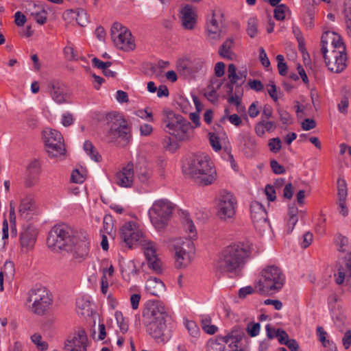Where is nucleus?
Returning <instances> with one entry per match:
<instances>
[{
    "mask_svg": "<svg viewBox=\"0 0 351 351\" xmlns=\"http://www.w3.org/2000/svg\"><path fill=\"white\" fill-rule=\"evenodd\" d=\"M143 317L147 332L158 342L165 343L171 339L173 324L162 304L158 302L149 303Z\"/></svg>",
    "mask_w": 351,
    "mask_h": 351,
    "instance_id": "obj_1",
    "label": "nucleus"
},
{
    "mask_svg": "<svg viewBox=\"0 0 351 351\" xmlns=\"http://www.w3.org/2000/svg\"><path fill=\"white\" fill-rule=\"evenodd\" d=\"M252 243L250 241L239 242L226 247L220 254L215 268L221 273H237L245 265L250 258Z\"/></svg>",
    "mask_w": 351,
    "mask_h": 351,
    "instance_id": "obj_2",
    "label": "nucleus"
},
{
    "mask_svg": "<svg viewBox=\"0 0 351 351\" xmlns=\"http://www.w3.org/2000/svg\"><path fill=\"white\" fill-rule=\"evenodd\" d=\"M184 173L197 184L208 186L217 179V171L210 158L206 156H196L183 167Z\"/></svg>",
    "mask_w": 351,
    "mask_h": 351,
    "instance_id": "obj_3",
    "label": "nucleus"
},
{
    "mask_svg": "<svg viewBox=\"0 0 351 351\" xmlns=\"http://www.w3.org/2000/svg\"><path fill=\"white\" fill-rule=\"evenodd\" d=\"M162 122L165 131L174 136L179 141H187L190 138L192 126L189 121L181 114L171 110L164 111Z\"/></svg>",
    "mask_w": 351,
    "mask_h": 351,
    "instance_id": "obj_4",
    "label": "nucleus"
},
{
    "mask_svg": "<svg viewBox=\"0 0 351 351\" xmlns=\"http://www.w3.org/2000/svg\"><path fill=\"white\" fill-rule=\"evenodd\" d=\"M285 282V276L280 268L269 265L263 269L256 287L261 293L279 291Z\"/></svg>",
    "mask_w": 351,
    "mask_h": 351,
    "instance_id": "obj_5",
    "label": "nucleus"
},
{
    "mask_svg": "<svg viewBox=\"0 0 351 351\" xmlns=\"http://www.w3.org/2000/svg\"><path fill=\"white\" fill-rule=\"evenodd\" d=\"M174 208V204L166 199H158L153 203L148 215L152 225L158 231L165 230Z\"/></svg>",
    "mask_w": 351,
    "mask_h": 351,
    "instance_id": "obj_6",
    "label": "nucleus"
},
{
    "mask_svg": "<svg viewBox=\"0 0 351 351\" xmlns=\"http://www.w3.org/2000/svg\"><path fill=\"white\" fill-rule=\"evenodd\" d=\"M109 126L107 135L111 141L121 138L128 143L131 137L130 128L123 116L116 112L108 113L106 117Z\"/></svg>",
    "mask_w": 351,
    "mask_h": 351,
    "instance_id": "obj_7",
    "label": "nucleus"
},
{
    "mask_svg": "<svg viewBox=\"0 0 351 351\" xmlns=\"http://www.w3.org/2000/svg\"><path fill=\"white\" fill-rule=\"evenodd\" d=\"M170 247L174 252L176 268H184L191 263V254L194 253L195 245L192 240L178 238L170 241Z\"/></svg>",
    "mask_w": 351,
    "mask_h": 351,
    "instance_id": "obj_8",
    "label": "nucleus"
},
{
    "mask_svg": "<svg viewBox=\"0 0 351 351\" xmlns=\"http://www.w3.org/2000/svg\"><path fill=\"white\" fill-rule=\"evenodd\" d=\"M245 337V330L237 326L225 336H218L215 340H210L207 343L208 351H226V344L230 348H239L238 343Z\"/></svg>",
    "mask_w": 351,
    "mask_h": 351,
    "instance_id": "obj_9",
    "label": "nucleus"
},
{
    "mask_svg": "<svg viewBox=\"0 0 351 351\" xmlns=\"http://www.w3.org/2000/svg\"><path fill=\"white\" fill-rule=\"evenodd\" d=\"M27 302H32V311L37 315H43L52 303V298L43 287H36L28 292Z\"/></svg>",
    "mask_w": 351,
    "mask_h": 351,
    "instance_id": "obj_10",
    "label": "nucleus"
},
{
    "mask_svg": "<svg viewBox=\"0 0 351 351\" xmlns=\"http://www.w3.org/2000/svg\"><path fill=\"white\" fill-rule=\"evenodd\" d=\"M111 38L115 46L123 51H130L136 45L131 32L122 24L115 22L110 29Z\"/></svg>",
    "mask_w": 351,
    "mask_h": 351,
    "instance_id": "obj_11",
    "label": "nucleus"
},
{
    "mask_svg": "<svg viewBox=\"0 0 351 351\" xmlns=\"http://www.w3.org/2000/svg\"><path fill=\"white\" fill-rule=\"evenodd\" d=\"M65 251L72 255L73 259L81 263L84 261L89 252V239L84 232H76L72 236V240L69 243Z\"/></svg>",
    "mask_w": 351,
    "mask_h": 351,
    "instance_id": "obj_12",
    "label": "nucleus"
},
{
    "mask_svg": "<svg viewBox=\"0 0 351 351\" xmlns=\"http://www.w3.org/2000/svg\"><path fill=\"white\" fill-rule=\"evenodd\" d=\"M72 230L65 224L55 226L49 232L47 245L53 249L65 250L72 240Z\"/></svg>",
    "mask_w": 351,
    "mask_h": 351,
    "instance_id": "obj_13",
    "label": "nucleus"
},
{
    "mask_svg": "<svg viewBox=\"0 0 351 351\" xmlns=\"http://www.w3.org/2000/svg\"><path fill=\"white\" fill-rule=\"evenodd\" d=\"M237 206V199L231 193H222L216 206L217 216L223 221H232L235 217Z\"/></svg>",
    "mask_w": 351,
    "mask_h": 351,
    "instance_id": "obj_14",
    "label": "nucleus"
},
{
    "mask_svg": "<svg viewBox=\"0 0 351 351\" xmlns=\"http://www.w3.org/2000/svg\"><path fill=\"white\" fill-rule=\"evenodd\" d=\"M47 152L51 158H57L65 154L66 149L62 134L53 129L43 131Z\"/></svg>",
    "mask_w": 351,
    "mask_h": 351,
    "instance_id": "obj_15",
    "label": "nucleus"
},
{
    "mask_svg": "<svg viewBox=\"0 0 351 351\" xmlns=\"http://www.w3.org/2000/svg\"><path fill=\"white\" fill-rule=\"evenodd\" d=\"M325 63L328 69L334 73H340L346 67L347 54L340 51H330L328 52L327 46L323 45L322 49Z\"/></svg>",
    "mask_w": 351,
    "mask_h": 351,
    "instance_id": "obj_16",
    "label": "nucleus"
},
{
    "mask_svg": "<svg viewBox=\"0 0 351 351\" xmlns=\"http://www.w3.org/2000/svg\"><path fill=\"white\" fill-rule=\"evenodd\" d=\"M251 219L254 228L263 233L270 228L267 213L265 207L258 202L254 201L250 204Z\"/></svg>",
    "mask_w": 351,
    "mask_h": 351,
    "instance_id": "obj_17",
    "label": "nucleus"
},
{
    "mask_svg": "<svg viewBox=\"0 0 351 351\" xmlns=\"http://www.w3.org/2000/svg\"><path fill=\"white\" fill-rule=\"evenodd\" d=\"M88 337L83 328L75 330L64 341V351H87Z\"/></svg>",
    "mask_w": 351,
    "mask_h": 351,
    "instance_id": "obj_18",
    "label": "nucleus"
},
{
    "mask_svg": "<svg viewBox=\"0 0 351 351\" xmlns=\"http://www.w3.org/2000/svg\"><path fill=\"white\" fill-rule=\"evenodd\" d=\"M141 247L143 250L148 267L156 274L162 272V263L157 255L156 244L148 239L142 240Z\"/></svg>",
    "mask_w": 351,
    "mask_h": 351,
    "instance_id": "obj_19",
    "label": "nucleus"
},
{
    "mask_svg": "<svg viewBox=\"0 0 351 351\" xmlns=\"http://www.w3.org/2000/svg\"><path fill=\"white\" fill-rule=\"evenodd\" d=\"M121 238L129 248H131L136 243H138L141 245L142 240L146 239L143 232L136 228L134 223L132 222H128L122 226L121 229Z\"/></svg>",
    "mask_w": 351,
    "mask_h": 351,
    "instance_id": "obj_20",
    "label": "nucleus"
},
{
    "mask_svg": "<svg viewBox=\"0 0 351 351\" xmlns=\"http://www.w3.org/2000/svg\"><path fill=\"white\" fill-rule=\"evenodd\" d=\"M348 255V258L346 256L339 259L337 263V274L335 276H337L335 282L339 285H342L345 280L351 283V257L350 254Z\"/></svg>",
    "mask_w": 351,
    "mask_h": 351,
    "instance_id": "obj_21",
    "label": "nucleus"
},
{
    "mask_svg": "<svg viewBox=\"0 0 351 351\" xmlns=\"http://www.w3.org/2000/svg\"><path fill=\"white\" fill-rule=\"evenodd\" d=\"M115 182L121 187H132L134 182V165L129 162L115 175Z\"/></svg>",
    "mask_w": 351,
    "mask_h": 351,
    "instance_id": "obj_22",
    "label": "nucleus"
},
{
    "mask_svg": "<svg viewBox=\"0 0 351 351\" xmlns=\"http://www.w3.org/2000/svg\"><path fill=\"white\" fill-rule=\"evenodd\" d=\"M36 202L32 195H27L21 199L19 207V217L23 219H29L35 213Z\"/></svg>",
    "mask_w": 351,
    "mask_h": 351,
    "instance_id": "obj_23",
    "label": "nucleus"
},
{
    "mask_svg": "<svg viewBox=\"0 0 351 351\" xmlns=\"http://www.w3.org/2000/svg\"><path fill=\"white\" fill-rule=\"evenodd\" d=\"M328 42H330L331 43V51L346 53V45H344L341 36L338 34L334 32H324L321 38L322 47L324 45L328 47Z\"/></svg>",
    "mask_w": 351,
    "mask_h": 351,
    "instance_id": "obj_24",
    "label": "nucleus"
},
{
    "mask_svg": "<svg viewBox=\"0 0 351 351\" xmlns=\"http://www.w3.org/2000/svg\"><path fill=\"white\" fill-rule=\"evenodd\" d=\"M26 12L39 25L47 22V12L41 4H36L34 1H28L25 5Z\"/></svg>",
    "mask_w": 351,
    "mask_h": 351,
    "instance_id": "obj_25",
    "label": "nucleus"
},
{
    "mask_svg": "<svg viewBox=\"0 0 351 351\" xmlns=\"http://www.w3.org/2000/svg\"><path fill=\"white\" fill-rule=\"evenodd\" d=\"M47 88L51 97L55 102L59 104L66 102V94L61 83L51 81L48 83Z\"/></svg>",
    "mask_w": 351,
    "mask_h": 351,
    "instance_id": "obj_26",
    "label": "nucleus"
},
{
    "mask_svg": "<svg viewBox=\"0 0 351 351\" xmlns=\"http://www.w3.org/2000/svg\"><path fill=\"white\" fill-rule=\"evenodd\" d=\"M37 231L32 226L24 228L20 235L21 246L26 250L32 249L36 239Z\"/></svg>",
    "mask_w": 351,
    "mask_h": 351,
    "instance_id": "obj_27",
    "label": "nucleus"
},
{
    "mask_svg": "<svg viewBox=\"0 0 351 351\" xmlns=\"http://www.w3.org/2000/svg\"><path fill=\"white\" fill-rule=\"evenodd\" d=\"M40 167L37 161L32 162L28 166L27 174L25 178V186L27 188H32L36 185L39 181Z\"/></svg>",
    "mask_w": 351,
    "mask_h": 351,
    "instance_id": "obj_28",
    "label": "nucleus"
},
{
    "mask_svg": "<svg viewBox=\"0 0 351 351\" xmlns=\"http://www.w3.org/2000/svg\"><path fill=\"white\" fill-rule=\"evenodd\" d=\"M181 21L186 29H193L196 23V14L192 6L186 5L181 10Z\"/></svg>",
    "mask_w": 351,
    "mask_h": 351,
    "instance_id": "obj_29",
    "label": "nucleus"
},
{
    "mask_svg": "<svg viewBox=\"0 0 351 351\" xmlns=\"http://www.w3.org/2000/svg\"><path fill=\"white\" fill-rule=\"evenodd\" d=\"M145 291L147 293L159 297L165 291V285L157 278H149L145 283Z\"/></svg>",
    "mask_w": 351,
    "mask_h": 351,
    "instance_id": "obj_30",
    "label": "nucleus"
},
{
    "mask_svg": "<svg viewBox=\"0 0 351 351\" xmlns=\"http://www.w3.org/2000/svg\"><path fill=\"white\" fill-rule=\"evenodd\" d=\"M247 75V69H245L242 71L237 72V68L234 64H230L228 67V77L231 81L232 84H236V86H239L241 88V85L244 83Z\"/></svg>",
    "mask_w": 351,
    "mask_h": 351,
    "instance_id": "obj_31",
    "label": "nucleus"
},
{
    "mask_svg": "<svg viewBox=\"0 0 351 351\" xmlns=\"http://www.w3.org/2000/svg\"><path fill=\"white\" fill-rule=\"evenodd\" d=\"M276 125L274 121L268 120H261L254 127L255 133L258 136H264L265 132H271L276 130Z\"/></svg>",
    "mask_w": 351,
    "mask_h": 351,
    "instance_id": "obj_32",
    "label": "nucleus"
},
{
    "mask_svg": "<svg viewBox=\"0 0 351 351\" xmlns=\"http://www.w3.org/2000/svg\"><path fill=\"white\" fill-rule=\"evenodd\" d=\"M233 43L232 38L226 40L219 49V54L223 58L232 60L234 56V53L231 50Z\"/></svg>",
    "mask_w": 351,
    "mask_h": 351,
    "instance_id": "obj_33",
    "label": "nucleus"
},
{
    "mask_svg": "<svg viewBox=\"0 0 351 351\" xmlns=\"http://www.w3.org/2000/svg\"><path fill=\"white\" fill-rule=\"evenodd\" d=\"M139 270L136 268L134 261H129L125 268L121 269V274L123 278L125 281H130L131 276H136Z\"/></svg>",
    "mask_w": 351,
    "mask_h": 351,
    "instance_id": "obj_34",
    "label": "nucleus"
},
{
    "mask_svg": "<svg viewBox=\"0 0 351 351\" xmlns=\"http://www.w3.org/2000/svg\"><path fill=\"white\" fill-rule=\"evenodd\" d=\"M84 149L94 161L99 162L101 160V155L95 150L93 143L90 141H86L84 142Z\"/></svg>",
    "mask_w": 351,
    "mask_h": 351,
    "instance_id": "obj_35",
    "label": "nucleus"
},
{
    "mask_svg": "<svg viewBox=\"0 0 351 351\" xmlns=\"http://www.w3.org/2000/svg\"><path fill=\"white\" fill-rule=\"evenodd\" d=\"M177 70L184 76H192L190 67V59H180L176 64Z\"/></svg>",
    "mask_w": 351,
    "mask_h": 351,
    "instance_id": "obj_36",
    "label": "nucleus"
},
{
    "mask_svg": "<svg viewBox=\"0 0 351 351\" xmlns=\"http://www.w3.org/2000/svg\"><path fill=\"white\" fill-rule=\"evenodd\" d=\"M258 21L256 17H250L247 21V34L250 38H254L258 34Z\"/></svg>",
    "mask_w": 351,
    "mask_h": 351,
    "instance_id": "obj_37",
    "label": "nucleus"
},
{
    "mask_svg": "<svg viewBox=\"0 0 351 351\" xmlns=\"http://www.w3.org/2000/svg\"><path fill=\"white\" fill-rule=\"evenodd\" d=\"M335 244L337 247L338 251L345 253L348 251L349 242L348 238L342 234H337L335 239Z\"/></svg>",
    "mask_w": 351,
    "mask_h": 351,
    "instance_id": "obj_38",
    "label": "nucleus"
},
{
    "mask_svg": "<svg viewBox=\"0 0 351 351\" xmlns=\"http://www.w3.org/2000/svg\"><path fill=\"white\" fill-rule=\"evenodd\" d=\"M185 326L188 330V332H189L190 335L193 339L192 341L195 342L199 337L200 334V330L198 326L195 322L187 320L185 322Z\"/></svg>",
    "mask_w": 351,
    "mask_h": 351,
    "instance_id": "obj_39",
    "label": "nucleus"
},
{
    "mask_svg": "<svg viewBox=\"0 0 351 351\" xmlns=\"http://www.w3.org/2000/svg\"><path fill=\"white\" fill-rule=\"evenodd\" d=\"M184 228L186 232H189V239H192L196 237L197 232L195 227L192 220L188 217L185 216L183 221Z\"/></svg>",
    "mask_w": 351,
    "mask_h": 351,
    "instance_id": "obj_40",
    "label": "nucleus"
},
{
    "mask_svg": "<svg viewBox=\"0 0 351 351\" xmlns=\"http://www.w3.org/2000/svg\"><path fill=\"white\" fill-rule=\"evenodd\" d=\"M205 65V61L202 58H194L190 60V67L191 75H195L201 71Z\"/></svg>",
    "mask_w": 351,
    "mask_h": 351,
    "instance_id": "obj_41",
    "label": "nucleus"
},
{
    "mask_svg": "<svg viewBox=\"0 0 351 351\" xmlns=\"http://www.w3.org/2000/svg\"><path fill=\"white\" fill-rule=\"evenodd\" d=\"M31 340L39 351H45L48 349L47 342L42 341V337L40 334L35 333L32 335Z\"/></svg>",
    "mask_w": 351,
    "mask_h": 351,
    "instance_id": "obj_42",
    "label": "nucleus"
},
{
    "mask_svg": "<svg viewBox=\"0 0 351 351\" xmlns=\"http://www.w3.org/2000/svg\"><path fill=\"white\" fill-rule=\"evenodd\" d=\"M208 36L210 39L216 40L220 39L221 36V30L220 26H215L207 24Z\"/></svg>",
    "mask_w": 351,
    "mask_h": 351,
    "instance_id": "obj_43",
    "label": "nucleus"
},
{
    "mask_svg": "<svg viewBox=\"0 0 351 351\" xmlns=\"http://www.w3.org/2000/svg\"><path fill=\"white\" fill-rule=\"evenodd\" d=\"M289 11V8L285 4H280L274 9V18L278 21H283L285 19L286 12Z\"/></svg>",
    "mask_w": 351,
    "mask_h": 351,
    "instance_id": "obj_44",
    "label": "nucleus"
},
{
    "mask_svg": "<svg viewBox=\"0 0 351 351\" xmlns=\"http://www.w3.org/2000/svg\"><path fill=\"white\" fill-rule=\"evenodd\" d=\"M209 141L212 148L215 152H219L221 149V144L220 143V138L218 134L215 132H209Z\"/></svg>",
    "mask_w": 351,
    "mask_h": 351,
    "instance_id": "obj_45",
    "label": "nucleus"
},
{
    "mask_svg": "<svg viewBox=\"0 0 351 351\" xmlns=\"http://www.w3.org/2000/svg\"><path fill=\"white\" fill-rule=\"evenodd\" d=\"M243 95V90L239 86H236L234 95H231L228 98V102L230 104L239 106L241 104V97Z\"/></svg>",
    "mask_w": 351,
    "mask_h": 351,
    "instance_id": "obj_46",
    "label": "nucleus"
},
{
    "mask_svg": "<svg viewBox=\"0 0 351 351\" xmlns=\"http://www.w3.org/2000/svg\"><path fill=\"white\" fill-rule=\"evenodd\" d=\"M115 318L122 333H125L128 330V324L125 322L123 314L120 311L115 312Z\"/></svg>",
    "mask_w": 351,
    "mask_h": 351,
    "instance_id": "obj_47",
    "label": "nucleus"
},
{
    "mask_svg": "<svg viewBox=\"0 0 351 351\" xmlns=\"http://www.w3.org/2000/svg\"><path fill=\"white\" fill-rule=\"evenodd\" d=\"M76 21L81 27H85L88 23L86 12L83 9H79L77 11Z\"/></svg>",
    "mask_w": 351,
    "mask_h": 351,
    "instance_id": "obj_48",
    "label": "nucleus"
},
{
    "mask_svg": "<svg viewBox=\"0 0 351 351\" xmlns=\"http://www.w3.org/2000/svg\"><path fill=\"white\" fill-rule=\"evenodd\" d=\"M204 95L213 104H215L218 101V95L217 91L210 85L207 87V90H204Z\"/></svg>",
    "mask_w": 351,
    "mask_h": 351,
    "instance_id": "obj_49",
    "label": "nucleus"
},
{
    "mask_svg": "<svg viewBox=\"0 0 351 351\" xmlns=\"http://www.w3.org/2000/svg\"><path fill=\"white\" fill-rule=\"evenodd\" d=\"M276 60L278 62V69L279 74L282 76H285L287 73V66L285 62V58L282 55L279 54L276 56Z\"/></svg>",
    "mask_w": 351,
    "mask_h": 351,
    "instance_id": "obj_50",
    "label": "nucleus"
},
{
    "mask_svg": "<svg viewBox=\"0 0 351 351\" xmlns=\"http://www.w3.org/2000/svg\"><path fill=\"white\" fill-rule=\"evenodd\" d=\"M337 188H338V198L340 199H346L347 197V186L346 183L344 180L339 179L337 181Z\"/></svg>",
    "mask_w": 351,
    "mask_h": 351,
    "instance_id": "obj_51",
    "label": "nucleus"
},
{
    "mask_svg": "<svg viewBox=\"0 0 351 351\" xmlns=\"http://www.w3.org/2000/svg\"><path fill=\"white\" fill-rule=\"evenodd\" d=\"M8 238V223L6 219L3 222L2 237L0 239V250H3L6 244Z\"/></svg>",
    "mask_w": 351,
    "mask_h": 351,
    "instance_id": "obj_52",
    "label": "nucleus"
},
{
    "mask_svg": "<svg viewBox=\"0 0 351 351\" xmlns=\"http://www.w3.org/2000/svg\"><path fill=\"white\" fill-rule=\"evenodd\" d=\"M152 172L149 169L146 167L141 169L138 173V178L142 183H146L152 177Z\"/></svg>",
    "mask_w": 351,
    "mask_h": 351,
    "instance_id": "obj_53",
    "label": "nucleus"
},
{
    "mask_svg": "<svg viewBox=\"0 0 351 351\" xmlns=\"http://www.w3.org/2000/svg\"><path fill=\"white\" fill-rule=\"evenodd\" d=\"M261 326L259 323L250 322L247 324L246 330L250 337H256L259 334Z\"/></svg>",
    "mask_w": 351,
    "mask_h": 351,
    "instance_id": "obj_54",
    "label": "nucleus"
},
{
    "mask_svg": "<svg viewBox=\"0 0 351 351\" xmlns=\"http://www.w3.org/2000/svg\"><path fill=\"white\" fill-rule=\"evenodd\" d=\"M223 17V14L219 11L213 10L212 12L211 19L208 21L207 24L213 25L215 26H219V24L221 23V19Z\"/></svg>",
    "mask_w": 351,
    "mask_h": 351,
    "instance_id": "obj_55",
    "label": "nucleus"
},
{
    "mask_svg": "<svg viewBox=\"0 0 351 351\" xmlns=\"http://www.w3.org/2000/svg\"><path fill=\"white\" fill-rule=\"evenodd\" d=\"M268 145L271 152L277 153L281 149V141L278 137L271 138Z\"/></svg>",
    "mask_w": 351,
    "mask_h": 351,
    "instance_id": "obj_56",
    "label": "nucleus"
},
{
    "mask_svg": "<svg viewBox=\"0 0 351 351\" xmlns=\"http://www.w3.org/2000/svg\"><path fill=\"white\" fill-rule=\"evenodd\" d=\"M103 228L106 233L110 234L113 230V220L110 215L104 217Z\"/></svg>",
    "mask_w": 351,
    "mask_h": 351,
    "instance_id": "obj_57",
    "label": "nucleus"
},
{
    "mask_svg": "<svg viewBox=\"0 0 351 351\" xmlns=\"http://www.w3.org/2000/svg\"><path fill=\"white\" fill-rule=\"evenodd\" d=\"M163 147L171 152H174L178 147L176 143H173L170 137H166L162 141Z\"/></svg>",
    "mask_w": 351,
    "mask_h": 351,
    "instance_id": "obj_58",
    "label": "nucleus"
},
{
    "mask_svg": "<svg viewBox=\"0 0 351 351\" xmlns=\"http://www.w3.org/2000/svg\"><path fill=\"white\" fill-rule=\"evenodd\" d=\"M317 335L318 336L319 340L322 342L324 346H326L330 343L329 340L326 339L328 335L327 332L324 330L323 327H317Z\"/></svg>",
    "mask_w": 351,
    "mask_h": 351,
    "instance_id": "obj_59",
    "label": "nucleus"
},
{
    "mask_svg": "<svg viewBox=\"0 0 351 351\" xmlns=\"http://www.w3.org/2000/svg\"><path fill=\"white\" fill-rule=\"evenodd\" d=\"M64 53L66 58L69 61L77 60V55L75 52L74 49L71 46H66L64 48Z\"/></svg>",
    "mask_w": 351,
    "mask_h": 351,
    "instance_id": "obj_60",
    "label": "nucleus"
},
{
    "mask_svg": "<svg viewBox=\"0 0 351 351\" xmlns=\"http://www.w3.org/2000/svg\"><path fill=\"white\" fill-rule=\"evenodd\" d=\"M210 319H202V329L204 330L205 332L210 335L215 334L217 330V328L214 325H210L207 324V322H209Z\"/></svg>",
    "mask_w": 351,
    "mask_h": 351,
    "instance_id": "obj_61",
    "label": "nucleus"
},
{
    "mask_svg": "<svg viewBox=\"0 0 351 351\" xmlns=\"http://www.w3.org/2000/svg\"><path fill=\"white\" fill-rule=\"evenodd\" d=\"M270 166L273 172L276 174H283L285 172V169L283 166L280 165L276 160H271Z\"/></svg>",
    "mask_w": 351,
    "mask_h": 351,
    "instance_id": "obj_62",
    "label": "nucleus"
},
{
    "mask_svg": "<svg viewBox=\"0 0 351 351\" xmlns=\"http://www.w3.org/2000/svg\"><path fill=\"white\" fill-rule=\"evenodd\" d=\"M267 87V91L269 96L273 99L274 101H276L278 99V97L277 94V87L275 83L272 81L269 82Z\"/></svg>",
    "mask_w": 351,
    "mask_h": 351,
    "instance_id": "obj_63",
    "label": "nucleus"
},
{
    "mask_svg": "<svg viewBox=\"0 0 351 351\" xmlns=\"http://www.w3.org/2000/svg\"><path fill=\"white\" fill-rule=\"evenodd\" d=\"M342 343L346 350L350 348L351 346V330H348L345 332L342 338Z\"/></svg>",
    "mask_w": 351,
    "mask_h": 351,
    "instance_id": "obj_64",
    "label": "nucleus"
}]
</instances>
